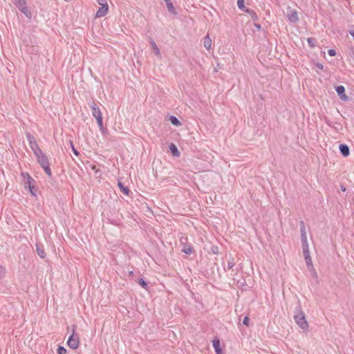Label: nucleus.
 I'll return each instance as SVG.
<instances>
[{
    "mask_svg": "<svg viewBox=\"0 0 354 354\" xmlns=\"http://www.w3.org/2000/svg\"><path fill=\"white\" fill-rule=\"evenodd\" d=\"M294 313V319L297 325L304 330H308V324L306 320L305 314L301 310V307L299 304L295 308Z\"/></svg>",
    "mask_w": 354,
    "mask_h": 354,
    "instance_id": "1",
    "label": "nucleus"
},
{
    "mask_svg": "<svg viewBox=\"0 0 354 354\" xmlns=\"http://www.w3.org/2000/svg\"><path fill=\"white\" fill-rule=\"evenodd\" d=\"M77 328V326L75 325L72 326V330L73 333L69 337L68 340V346L73 349H76L79 346L80 344V339L77 335H75V330Z\"/></svg>",
    "mask_w": 354,
    "mask_h": 354,
    "instance_id": "2",
    "label": "nucleus"
},
{
    "mask_svg": "<svg viewBox=\"0 0 354 354\" xmlns=\"http://www.w3.org/2000/svg\"><path fill=\"white\" fill-rule=\"evenodd\" d=\"M14 3L27 17H31V12L27 6L26 0H14Z\"/></svg>",
    "mask_w": 354,
    "mask_h": 354,
    "instance_id": "3",
    "label": "nucleus"
},
{
    "mask_svg": "<svg viewBox=\"0 0 354 354\" xmlns=\"http://www.w3.org/2000/svg\"><path fill=\"white\" fill-rule=\"evenodd\" d=\"M97 3L100 6L95 14L96 17H104L108 11L109 6L106 0H97Z\"/></svg>",
    "mask_w": 354,
    "mask_h": 354,
    "instance_id": "4",
    "label": "nucleus"
},
{
    "mask_svg": "<svg viewBox=\"0 0 354 354\" xmlns=\"http://www.w3.org/2000/svg\"><path fill=\"white\" fill-rule=\"evenodd\" d=\"M286 16L288 20L292 23H296L299 21L298 13L296 10L288 8Z\"/></svg>",
    "mask_w": 354,
    "mask_h": 354,
    "instance_id": "5",
    "label": "nucleus"
},
{
    "mask_svg": "<svg viewBox=\"0 0 354 354\" xmlns=\"http://www.w3.org/2000/svg\"><path fill=\"white\" fill-rule=\"evenodd\" d=\"M28 140L30 142V146L35 156H37L43 153L39 147L38 146V145L37 144V142H35L33 136H28Z\"/></svg>",
    "mask_w": 354,
    "mask_h": 354,
    "instance_id": "6",
    "label": "nucleus"
},
{
    "mask_svg": "<svg viewBox=\"0 0 354 354\" xmlns=\"http://www.w3.org/2000/svg\"><path fill=\"white\" fill-rule=\"evenodd\" d=\"M335 91L339 95V98L343 101H346L348 97L345 94V88L342 85H339L335 87Z\"/></svg>",
    "mask_w": 354,
    "mask_h": 354,
    "instance_id": "7",
    "label": "nucleus"
},
{
    "mask_svg": "<svg viewBox=\"0 0 354 354\" xmlns=\"http://www.w3.org/2000/svg\"><path fill=\"white\" fill-rule=\"evenodd\" d=\"M36 157L38 162L41 167L45 166L46 165H49L48 159L44 153H41V154L36 156Z\"/></svg>",
    "mask_w": 354,
    "mask_h": 354,
    "instance_id": "8",
    "label": "nucleus"
},
{
    "mask_svg": "<svg viewBox=\"0 0 354 354\" xmlns=\"http://www.w3.org/2000/svg\"><path fill=\"white\" fill-rule=\"evenodd\" d=\"M213 347L216 354H223V351L221 347L220 339L218 337H215L213 341Z\"/></svg>",
    "mask_w": 354,
    "mask_h": 354,
    "instance_id": "9",
    "label": "nucleus"
},
{
    "mask_svg": "<svg viewBox=\"0 0 354 354\" xmlns=\"http://www.w3.org/2000/svg\"><path fill=\"white\" fill-rule=\"evenodd\" d=\"M91 108L92 111V114L95 118L97 117L102 116L101 111L100 110L99 106L95 102H92V104H91Z\"/></svg>",
    "mask_w": 354,
    "mask_h": 354,
    "instance_id": "10",
    "label": "nucleus"
},
{
    "mask_svg": "<svg viewBox=\"0 0 354 354\" xmlns=\"http://www.w3.org/2000/svg\"><path fill=\"white\" fill-rule=\"evenodd\" d=\"M339 149L341 154L344 157H347L350 154V149L346 144H340L339 146Z\"/></svg>",
    "mask_w": 354,
    "mask_h": 354,
    "instance_id": "11",
    "label": "nucleus"
},
{
    "mask_svg": "<svg viewBox=\"0 0 354 354\" xmlns=\"http://www.w3.org/2000/svg\"><path fill=\"white\" fill-rule=\"evenodd\" d=\"M36 252L39 257L41 259H44L46 257V253L44 252V249L43 246L40 243L36 244Z\"/></svg>",
    "mask_w": 354,
    "mask_h": 354,
    "instance_id": "12",
    "label": "nucleus"
},
{
    "mask_svg": "<svg viewBox=\"0 0 354 354\" xmlns=\"http://www.w3.org/2000/svg\"><path fill=\"white\" fill-rule=\"evenodd\" d=\"M169 149L174 156L178 157L180 156V151L174 143L169 145Z\"/></svg>",
    "mask_w": 354,
    "mask_h": 354,
    "instance_id": "13",
    "label": "nucleus"
},
{
    "mask_svg": "<svg viewBox=\"0 0 354 354\" xmlns=\"http://www.w3.org/2000/svg\"><path fill=\"white\" fill-rule=\"evenodd\" d=\"M118 186L120 188V191L122 192H123L125 195H127V196L129 195L130 190L127 187H125L122 183H121L120 181H118Z\"/></svg>",
    "mask_w": 354,
    "mask_h": 354,
    "instance_id": "14",
    "label": "nucleus"
},
{
    "mask_svg": "<svg viewBox=\"0 0 354 354\" xmlns=\"http://www.w3.org/2000/svg\"><path fill=\"white\" fill-rule=\"evenodd\" d=\"M204 47L209 50L211 48L212 45V40L209 36V35H207L204 38V42H203Z\"/></svg>",
    "mask_w": 354,
    "mask_h": 354,
    "instance_id": "15",
    "label": "nucleus"
},
{
    "mask_svg": "<svg viewBox=\"0 0 354 354\" xmlns=\"http://www.w3.org/2000/svg\"><path fill=\"white\" fill-rule=\"evenodd\" d=\"M96 120H97V125L100 128V130L102 131V133H104V132H105V131H106V129H105L103 126L102 115L100 117H97Z\"/></svg>",
    "mask_w": 354,
    "mask_h": 354,
    "instance_id": "16",
    "label": "nucleus"
},
{
    "mask_svg": "<svg viewBox=\"0 0 354 354\" xmlns=\"http://www.w3.org/2000/svg\"><path fill=\"white\" fill-rule=\"evenodd\" d=\"M302 248H303V254H304V259H307L308 257H310L309 249H308V243L302 244Z\"/></svg>",
    "mask_w": 354,
    "mask_h": 354,
    "instance_id": "17",
    "label": "nucleus"
},
{
    "mask_svg": "<svg viewBox=\"0 0 354 354\" xmlns=\"http://www.w3.org/2000/svg\"><path fill=\"white\" fill-rule=\"evenodd\" d=\"M169 120L173 125L176 127L180 126L181 124L180 122L176 116H170Z\"/></svg>",
    "mask_w": 354,
    "mask_h": 354,
    "instance_id": "18",
    "label": "nucleus"
},
{
    "mask_svg": "<svg viewBox=\"0 0 354 354\" xmlns=\"http://www.w3.org/2000/svg\"><path fill=\"white\" fill-rule=\"evenodd\" d=\"M305 261H306V266H308V269L309 270L313 269V270L314 275L317 276L316 272H315V270L313 269V262H312V260H311V257H309L307 259H305Z\"/></svg>",
    "mask_w": 354,
    "mask_h": 354,
    "instance_id": "19",
    "label": "nucleus"
},
{
    "mask_svg": "<svg viewBox=\"0 0 354 354\" xmlns=\"http://www.w3.org/2000/svg\"><path fill=\"white\" fill-rule=\"evenodd\" d=\"M245 12H246L248 15H250L251 16V17L254 20H257L258 19L257 15V13L253 10H252L250 8H248V9L245 10Z\"/></svg>",
    "mask_w": 354,
    "mask_h": 354,
    "instance_id": "20",
    "label": "nucleus"
},
{
    "mask_svg": "<svg viewBox=\"0 0 354 354\" xmlns=\"http://www.w3.org/2000/svg\"><path fill=\"white\" fill-rule=\"evenodd\" d=\"M302 244L308 243L306 229L300 230Z\"/></svg>",
    "mask_w": 354,
    "mask_h": 354,
    "instance_id": "21",
    "label": "nucleus"
},
{
    "mask_svg": "<svg viewBox=\"0 0 354 354\" xmlns=\"http://www.w3.org/2000/svg\"><path fill=\"white\" fill-rule=\"evenodd\" d=\"M137 283L141 286L145 290H148L149 286L148 283L144 280L142 278H140L138 279Z\"/></svg>",
    "mask_w": 354,
    "mask_h": 354,
    "instance_id": "22",
    "label": "nucleus"
},
{
    "mask_svg": "<svg viewBox=\"0 0 354 354\" xmlns=\"http://www.w3.org/2000/svg\"><path fill=\"white\" fill-rule=\"evenodd\" d=\"M150 44H151V46L152 49L153 50L155 54L159 55L160 50H159L156 42L153 39H151Z\"/></svg>",
    "mask_w": 354,
    "mask_h": 354,
    "instance_id": "23",
    "label": "nucleus"
},
{
    "mask_svg": "<svg viewBox=\"0 0 354 354\" xmlns=\"http://www.w3.org/2000/svg\"><path fill=\"white\" fill-rule=\"evenodd\" d=\"M166 6H167V8L168 11L170 13H171L173 15H176L177 14V12H176L175 8H174V5L171 3V1L170 3H167Z\"/></svg>",
    "mask_w": 354,
    "mask_h": 354,
    "instance_id": "24",
    "label": "nucleus"
},
{
    "mask_svg": "<svg viewBox=\"0 0 354 354\" xmlns=\"http://www.w3.org/2000/svg\"><path fill=\"white\" fill-rule=\"evenodd\" d=\"M182 252L187 254H190L192 252V249L190 245H185L184 247L182 249Z\"/></svg>",
    "mask_w": 354,
    "mask_h": 354,
    "instance_id": "25",
    "label": "nucleus"
},
{
    "mask_svg": "<svg viewBox=\"0 0 354 354\" xmlns=\"http://www.w3.org/2000/svg\"><path fill=\"white\" fill-rule=\"evenodd\" d=\"M237 6L238 8L241 10L242 11L245 12V9H248V8H246L244 5V1H238L237 0Z\"/></svg>",
    "mask_w": 354,
    "mask_h": 354,
    "instance_id": "26",
    "label": "nucleus"
},
{
    "mask_svg": "<svg viewBox=\"0 0 354 354\" xmlns=\"http://www.w3.org/2000/svg\"><path fill=\"white\" fill-rule=\"evenodd\" d=\"M43 169H44V171L46 172V174L49 176V177H51L52 176V173H51V170L50 169V164L49 165H46L45 166H43L42 167Z\"/></svg>",
    "mask_w": 354,
    "mask_h": 354,
    "instance_id": "27",
    "label": "nucleus"
},
{
    "mask_svg": "<svg viewBox=\"0 0 354 354\" xmlns=\"http://www.w3.org/2000/svg\"><path fill=\"white\" fill-rule=\"evenodd\" d=\"M26 175H27V182L25 183L26 187V185H28V186H30L32 182L34 181V179L30 175H28V174Z\"/></svg>",
    "mask_w": 354,
    "mask_h": 354,
    "instance_id": "28",
    "label": "nucleus"
},
{
    "mask_svg": "<svg viewBox=\"0 0 354 354\" xmlns=\"http://www.w3.org/2000/svg\"><path fill=\"white\" fill-rule=\"evenodd\" d=\"M67 351H66V349L62 346H59L57 348V353L58 354H66Z\"/></svg>",
    "mask_w": 354,
    "mask_h": 354,
    "instance_id": "29",
    "label": "nucleus"
},
{
    "mask_svg": "<svg viewBox=\"0 0 354 354\" xmlns=\"http://www.w3.org/2000/svg\"><path fill=\"white\" fill-rule=\"evenodd\" d=\"M234 259L231 258V260L228 261L227 268L229 270L232 269L234 267Z\"/></svg>",
    "mask_w": 354,
    "mask_h": 354,
    "instance_id": "30",
    "label": "nucleus"
},
{
    "mask_svg": "<svg viewBox=\"0 0 354 354\" xmlns=\"http://www.w3.org/2000/svg\"><path fill=\"white\" fill-rule=\"evenodd\" d=\"M307 41H308V44H309V46H311V47H314V46H315V39H313V38H308V39H307Z\"/></svg>",
    "mask_w": 354,
    "mask_h": 354,
    "instance_id": "31",
    "label": "nucleus"
},
{
    "mask_svg": "<svg viewBox=\"0 0 354 354\" xmlns=\"http://www.w3.org/2000/svg\"><path fill=\"white\" fill-rule=\"evenodd\" d=\"M6 269L3 266H0V279L4 277Z\"/></svg>",
    "mask_w": 354,
    "mask_h": 354,
    "instance_id": "32",
    "label": "nucleus"
},
{
    "mask_svg": "<svg viewBox=\"0 0 354 354\" xmlns=\"http://www.w3.org/2000/svg\"><path fill=\"white\" fill-rule=\"evenodd\" d=\"M70 143H71V148H72V150H73V152L74 153V154H75L76 156H78L79 155V152L77 151V150L74 147V145H73V143L72 141H70Z\"/></svg>",
    "mask_w": 354,
    "mask_h": 354,
    "instance_id": "33",
    "label": "nucleus"
},
{
    "mask_svg": "<svg viewBox=\"0 0 354 354\" xmlns=\"http://www.w3.org/2000/svg\"><path fill=\"white\" fill-rule=\"evenodd\" d=\"M328 55L331 57H333L336 55V50L335 49L328 50Z\"/></svg>",
    "mask_w": 354,
    "mask_h": 354,
    "instance_id": "34",
    "label": "nucleus"
},
{
    "mask_svg": "<svg viewBox=\"0 0 354 354\" xmlns=\"http://www.w3.org/2000/svg\"><path fill=\"white\" fill-rule=\"evenodd\" d=\"M243 324L245 326L249 325V318L248 317H245L243 320Z\"/></svg>",
    "mask_w": 354,
    "mask_h": 354,
    "instance_id": "35",
    "label": "nucleus"
},
{
    "mask_svg": "<svg viewBox=\"0 0 354 354\" xmlns=\"http://www.w3.org/2000/svg\"><path fill=\"white\" fill-rule=\"evenodd\" d=\"M299 225H300V230L306 229L304 222L303 221H300Z\"/></svg>",
    "mask_w": 354,
    "mask_h": 354,
    "instance_id": "36",
    "label": "nucleus"
},
{
    "mask_svg": "<svg viewBox=\"0 0 354 354\" xmlns=\"http://www.w3.org/2000/svg\"><path fill=\"white\" fill-rule=\"evenodd\" d=\"M316 66H317V67L319 69H322V70L324 68V66H323V65L321 63H317Z\"/></svg>",
    "mask_w": 354,
    "mask_h": 354,
    "instance_id": "37",
    "label": "nucleus"
},
{
    "mask_svg": "<svg viewBox=\"0 0 354 354\" xmlns=\"http://www.w3.org/2000/svg\"><path fill=\"white\" fill-rule=\"evenodd\" d=\"M349 55L354 61V50L353 49L351 50V53H349Z\"/></svg>",
    "mask_w": 354,
    "mask_h": 354,
    "instance_id": "38",
    "label": "nucleus"
},
{
    "mask_svg": "<svg viewBox=\"0 0 354 354\" xmlns=\"http://www.w3.org/2000/svg\"><path fill=\"white\" fill-rule=\"evenodd\" d=\"M28 187H29V189H30V191L31 194H32V195H34V196H35V193L33 192V188H34V187H33V186H31V185H30V186H28Z\"/></svg>",
    "mask_w": 354,
    "mask_h": 354,
    "instance_id": "39",
    "label": "nucleus"
},
{
    "mask_svg": "<svg viewBox=\"0 0 354 354\" xmlns=\"http://www.w3.org/2000/svg\"><path fill=\"white\" fill-rule=\"evenodd\" d=\"M255 26H256L258 29H260V28H261V25H259V24H255Z\"/></svg>",
    "mask_w": 354,
    "mask_h": 354,
    "instance_id": "40",
    "label": "nucleus"
},
{
    "mask_svg": "<svg viewBox=\"0 0 354 354\" xmlns=\"http://www.w3.org/2000/svg\"><path fill=\"white\" fill-rule=\"evenodd\" d=\"M164 1L167 3H169L171 2V0H164Z\"/></svg>",
    "mask_w": 354,
    "mask_h": 354,
    "instance_id": "41",
    "label": "nucleus"
},
{
    "mask_svg": "<svg viewBox=\"0 0 354 354\" xmlns=\"http://www.w3.org/2000/svg\"><path fill=\"white\" fill-rule=\"evenodd\" d=\"M129 274L130 276H132V275L133 274V271H130V272H129Z\"/></svg>",
    "mask_w": 354,
    "mask_h": 354,
    "instance_id": "42",
    "label": "nucleus"
},
{
    "mask_svg": "<svg viewBox=\"0 0 354 354\" xmlns=\"http://www.w3.org/2000/svg\"><path fill=\"white\" fill-rule=\"evenodd\" d=\"M342 191H344V192L346 190V189H345V188H344V187H342Z\"/></svg>",
    "mask_w": 354,
    "mask_h": 354,
    "instance_id": "43",
    "label": "nucleus"
},
{
    "mask_svg": "<svg viewBox=\"0 0 354 354\" xmlns=\"http://www.w3.org/2000/svg\"><path fill=\"white\" fill-rule=\"evenodd\" d=\"M66 1H69L70 0H65Z\"/></svg>",
    "mask_w": 354,
    "mask_h": 354,
    "instance_id": "44",
    "label": "nucleus"
}]
</instances>
